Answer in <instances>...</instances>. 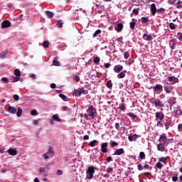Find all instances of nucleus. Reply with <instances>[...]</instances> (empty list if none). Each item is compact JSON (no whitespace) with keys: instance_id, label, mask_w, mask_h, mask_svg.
I'll list each match as a JSON object with an SVG mask.
<instances>
[{"instance_id":"8fccbe9b","label":"nucleus","mask_w":182,"mask_h":182,"mask_svg":"<svg viewBox=\"0 0 182 182\" xmlns=\"http://www.w3.org/2000/svg\"><path fill=\"white\" fill-rule=\"evenodd\" d=\"M1 81L4 82V83H9V80L8 79V77H2L1 78Z\"/></svg>"},{"instance_id":"69168bd1","label":"nucleus","mask_w":182,"mask_h":182,"mask_svg":"<svg viewBox=\"0 0 182 182\" xmlns=\"http://www.w3.org/2000/svg\"><path fill=\"white\" fill-rule=\"evenodd\" d=\"M46 170V168H40L39 173L42 174V173H44Z\"/></svg>"},{"instance_id":"20e7f679","label":"nucleus","mask_w":182,"mask_h":182,"mask_svg":"<svg viewBox=\"0 0 182 182\" xmlns=\"http://www.w3.org/2000/svg\"><path fill=\"white\" fill-rule=\"evenodd\" d=\"M156 120L163 122L164 120V113L159 112L155 114Z\"/></svg>"},{"instance_id":"7ed1b4c3","label":"nucleus","mask_w":182,"mask_h":182,"mask_svg":"<svg viewBox=\"0 0 182 182\" xmlns=\"http://www.w3.org/2000/svg\"><path fill=\"white\" fill-rule=\"evenodd\" d=\"M48 149H49L47 151V153L44 154L43 155L44 160H48V159H49V157H53V148H52L51 146H49Z\"/></svg>"},{"instance_id":"052dcab7","label":"nucleus","mask_w":182,"mask_h":182,"mask_svg":"<svg viewBox=\"0 0 182 182\" xmlns=\"http://www.w3.org/2000/svg\"><path fill=\"white\" fill-rule=\"evenodd\" d=\"M176 8H178V9H180L182 8V6H181V1H178V3L176 4Z\"/></svg>"},{"instance_id":"0e129e2a","label":"nucleus","mask_w":182,"mask_h":182,"mask_svg":"<svg viewBox=\"0 0 182 182\" xmlns=\"http://www.w3.org/2000/svg\"><path fill=\"white\" fill-rule=\"evenodd\" d=\"M164 90L166 93H168V94L171 93V91H170V90L167 87H164Z\"/></svg>"},{"instance_id":"9b49d317","label":"nucleus","mask_w":182,"mask_h":182,"mask_svg":"<svg viewBox=\"0 0 182 182\" xmlns=\"http://www.w3.org/2000/svg\"><path fill=\"white\" fill-rule=\"evenodd\" d=\"M107 142H105L101 144V151L102 153H107Z\"/></svg>"},{"instance_id":"4be33fe9","label":"nucleus","mask_w":182,"mask_h":182,"mask_svg":"<svg viewBox=\"0 0 182 182\" xmlns=\"http://www.w3.org/2000/svg\"><path fill=\"white\" fill-rule=\"evenodd\" d=\"M157 149L159 151H164L166 150V147L161 143L157 144Z\"/></svg>"},{"instance_id":"a878e982","label":"nucleus","mask_w":182,"mask_h":182,"mask_svg":"<svg viewBox=\"0 0 182 182\" xmlns=\"http://www.w3.org/2000/svg\"><path fill=\"white\" fill-rule=\"evenodd\" d=\"M53 120H54L55 122H62V119L60 118H59V115L58 114H54L52 117Z\"/></svg>"},{"instance_id":"49530a36","label":"nucleus","mask_w":182,"mask_h":182,"mask_svg":"<svg viewBox=\"0 0 182 182\" xmlns=\"http://www.w3.org/2000/svg\"><path fill=\"white\" fill-rule=\"evenodd\" d=\"M128 116H129V117H132V119H136V117H137V116L133 112H129L128 114Z\"/></svg>"},{"instance_id":"4d7b16f0","label":"nucleus","mask_w":182,"mask_h":182,"mask_svg":"<svg viewBox=\"0 0 182 182\" xmlns=\"http://www.w3.org/2000/svg\"><path fill=\"white\" fill-rule=\"evenodd\" d=\"M16 82H19V77H14L12 83H15Z\"/></svg>"},{"instance_id":"0eeeda50","label":"nucleus","mask_w":182,"mask_h":182,"mask_svg":"<svg viewBox=\"0 0 182 182\" xmlns=\"http://www.w3.org/2000/svg\"><path fill=\"white\" fill-rule=\"evenodd\" d=\"M122 70H123V65H114V72H115V73H120V72H122Z\"/></svg>"},{"instance_id":"6e6d98bb","label":"nucleus","mask_w":182,"mask_h":182,"mask_svg":"<svg viewBox=\"0 0 182 182\" xmlns=\"http://www.w3.org/2000/svg\"><path fill=\"white\" fill-rule=\"evenodd\" d=\"M13 99L15 100V102H18V100H19V95H14L13 96Z\"/></svg>"},{"instance_id":"13d9d810","label":"nucleus","mask_w":182,"mask_h":182,"mask_svg":"<svg viewBox=\"0 0 182 182\" xmlns=\"http://www.w3.org/2000/svg\"><path fill=\"white\" fill-rule=\"evenodd\" d=\"M106 161L107 163H110L112 161H113V158L112 156H108L107 159H106Z\"/></svg>"},{"instance_id":"680f3d73","label":"nucleus","mask_w":182,"mask_h":182,"mask_svg":"<svg viewBox=\"0 0 182 182\" xmlns=\"http://www.w3.org/2000/svg\"><path fill=\"white\" fill-rule=\"evenodd\" d=\"M115 129L117 130H120V124L119 123H118V122L115 123Z\"/></svg>"},{"instance_id":"6e6552de","label":"nucleus","mask_w":182,"mask_h":182,"mask_svg":"<svg viewBox=\"0 0 182 182\" xmlns=\"http://www.w3.org/2000/svg\"><path fill=\"white\" fill-rule=\"evenodd\" d=\"M154 104L156 107H164V104L159 99L155 100Z\"/></svg>"},{"instance_id":"ddd939ff","label":"nucleus","mask_w":182,"mask_h":182,"mask_svg":"<svg viewBox=\"0 0 182 182\" xmlns=\"http://www.w3.org/2000/svg\"><path fill=\"white\" fill-rule=\"evenodd\" d=\"M154 92H163V85L157 84L154 87Z\"/></svg>"},{"instance_id":"473e14b6","label":"nucleus","mask_w":182,"mask_h":182,"mask_svg":"<svg viewBox=\"0 0 182 182\" xmlns=\"http://www.w3.org/2000/svg\"><path fill=\"white\" fill-rule=\"evenodd\" d=\"M80 91L81 92V95H87L88 92L87 90H85V87L80 88Z\"/></svg>"},{"instance_id":"a18cd8bd","label":"nucleus","mask_w":182,"mask_h":182,"mask_svg":"<svg viewBox=\"0 0 182 182\" xmlns=\"http://www.w3.org/2000/svg\"><path fill=\"white\" fill-rule=\"evenodd\" d=\"M43 48H49V41H45L43 43Z\"/></svg>"},{"instance_id":"f3484780","label":"nucleus","mask_w":182,"mask_h":182,"mask_svg":"<svg viewBox=\"0 0 182 182\" xmlns=\"http://www.w3.org/2000/svg\"><path fill=\"white\" fill-rule=\"evenodd\" d=\"M151 12L153 16L156 15L157 12V8L156 7V4H152L151 5Z\"/></svg>"},{"instance_id":"b1692460","label":"nucleus","mask_w":182,"mask_h":182,"mask_svg":"<svg viewBox=\"0 0 182 182\" xmlns=\"http://www.w3.org/2000/svg\"><path fill=\"white\" fill-rule=\"evenodd\" d=\"M126 77V70L122 71L117 75L118 79H123Z\"/></svg>"},{"instance_id":"a211bd4d","label":"nucleus","mask_w":182,"mask_h":182,"mask_svg":"<svg viewBox=\"0 0 182 182\" xmlns=\"http://www.w3.org/2000/svg\"><path fill=\"white\" fill-rule=\"evenodd\" d=\"M122 104H119V110L124 112V110H126V104H124V99L122 100Z\"/></svg>"},{"instance_id":"dca6fc26","label":"nucleus","mask_w":182,"mask_h":182,"mask_svg":"<svg viewBox=\"0 0 182 182\" xmlns=\"http://www.w3.org/2000/svg\"><path fill=\"white\" fill-rule=\"evenodd\" d=\"M139 136L135 134L129 136L128 139L129 141H136L137 139H139Z\"/></svg>"},{"instance_id":"f03ea898","label":"nucleus","mask_w":182,"mask_h":182,"mask_svg":"<svg viewBox=\"0 0 182 182\" xmlns=\"http://www.w3.org/2000/svg\"><path fill=\"white\" fill-rule=\"evenodd\" d=\"M96 170V167L92 166L88 168L86 171V178L88 180H92L93 178V175L95 174V171Z\"/></svg>"},{"instance_id":"e2e57ef3","label":"nucleus","mask_w":182,"mask_h":182,"mask_svg":"<svg viewBox=\"0 0 182 182\" xmlns=\"http://www.w3.org/2000/svg\"><path fill=\"white\" fill-rule=\"evenodd\" d=\"M157 127H163V122L159 121L156 124Z\"/></svg>"},{"instance_id":"1a4fd4ad","label":"nucleus","mask_w":182,"mask_h":182,"mask_svg":"<svg viewBox=\"0 0 182 182\" xmlns=\"http://www.w3.org/2000/svg\"><path fill=\"white\" fill-rule=\"evenodd\" d=\"M159 141H160V143L166 144V143H167V136H166V134H163L162 135H161Z\"/></svg>"},{"instance_id":"5701e85b","label":"nucleus","mask_w":182,"mask_h":182,"mask_svg":"<svg viewBox=\"0 0 182 182\" xmlns=\"http://www.w3.org/2000/svg\"><path fill=\"white\" fill-rule=\"evenodd\" d=\"M165 127H166V130H168V129H170V126L171 125V120L170 119H167L166 122L164 124Z\"/></svg>"},{"instance_id":"09e8293b","label":"nucleus","mask_w":182,"mask_h":182,"mask_svg":"<svg viewBox=\"0 0 182 182\" xmlns=\"http://www.w3.org/2000/svg\"><path fill=\"white\" fill-rule=\"evenodd\" d=\"M169 28H170V29H172V30L176 29V24H174V23H170Z\"/></svg>"},{"instance_id":"9d476101","label":"nucleus","mask_w":182,"mask_h":182,"mask_svg":"<svg viewBox=\"0 0 182 182\" xmlns=\"http://www.w3.org/2000/svg\"><path fill=\"white\" fill-rule=\"evenodd\" d=\"M121 154H124V149L123 148L115 150L113 156H121Z\"/></svg>"},{"instance_id":"6ab92c4d","label":"nucleus","mask_w":182,"mask_h":182,"mask_svg":"<svg viewBox=\"0 0 182 182\" xmlns=\"http://www.w3.org/2000/svg\"><path fill=\"white\" fill-rule=\"evenodd\" d=\"M143 39H144V41H150L153 39V37L151 36V35H149L147 33H144L143 35Z\"/></svg>"},{"instance_id":"de8ad7c7","label":"nucleus","mask_w":182,"mask_h":182,"mask_svg":"<svg viewBox=\"0 0 182 182\" xmlns=\"http://www.w3.org/2000/svg\"><path fill=\"white\" fill-rule=\"evenodd\" d=\"M130 56V53H129V51H126L124 53V59H129V57Z\"/></svg>"},{"instance_id":"7c9ffc66","label":"nucleus","mask_w":182,"mask_h":182,"mask_svg":"<svg viewBox=\"0 0 182 182\" xmlns=\"http://www.w3.org/2000/svg\"><path fill=\"white\" fill-rule=\"evenodd\" d=\"M175 114H177L178 116L182 115V111L180 108H176V110H174Z\"/></svg>"},{"instance_id":"2f4dec72","label":"nucleus","mask_w":182,"mask_h":182,"mask_svg":"<svg viewBox=\"0 0 182 182\" xmlns=\"http://www.w3.org/2000/svg\"><path fill=\"white\" fill-rule=\"evenodd\" d=\"M16 116H17V117H21V116H22V108H21V107L18 108V111L16 112Z\"/></svg>"},{"instance_id":"58836bf2","label":"nucleus","mask_w":182,"mask_h":182,"mask_svg":"<svg viewBox=\"0 0 182 182\" xmlns=\"http://www.w3.org/2000/svg\"><path fill=\"white\" fill-rule=\"evenodd\" d=\"M53 66H60V63H59V61H58L57 60H53Z\"/></svg>"},{"instance_id":"aec40b11","label":"nucleus","mask_w":182,"mask_h":182,"mask_svg":"<svg viewBox=\"0 0 182 182\" xmlns=\"http://www.w3.org/2000/svg\"><path fill=\"white\" fill-rule=\"evenodd\" d=\"M8 153L10 156H16V154H18V152L16 151V149H12V148H10L8 150Z\"/></svg>"},{"instance_id":"f8f14e48","label":"nucleus","mask_w":182,"mask_h":182,"mask_svg":"<svg viewBox=\"0 0 182 182\" xmlns=\"http://www.w3.org/2000/svg\"><path fill=\"white\" fill-rule=\"evenodd\" d=\"M168 103L170 105V107H173V106H174V105H176V103H177V102L176 101V97H171L168 100Z\"/></svg>"},{"instance_id":"423d86ee","label":"nucleus","mask_w":182,"mask_h":182,"mask_svg":"<svg viewBox=\"0 0 182 182\" xmlns=\"http://www.w3.org/2000/svg\"><path fill=\"white\" fill-rule=\"evenodd\" d=\"M168 82H171V85L178 83V78L174 76H170L168 77Z\"/></svg>"},{"instance_id":"864d4df0","label":"nucleus","mask_w":182,"mask_h":182,"mask_svg":"<svg viewBox=\"0 0 182 182\" xmlns=\"http://www.w3.org/2000/svg\"><path fill=\"white\" fill-rule=\"evenodd\" d=\"M56 174H57V176H62V174H63V171L58 169L56 171Z\"/></svg>"},{"instance_id":"c85d7f7f","label":"nucleus","mask_w":182,"mask_h":182,"mask_svg":"<svg viewBox=\"0 0 182 182\" xmlns=\"http://www.w3.org/2000/svg\"><path fill=\"white\" fill-rule=\"evenodd\" d=\"M9 113H11V114L16 113V108H15L14 107H9Z\"/></svg>"},{"instance_id":"5fc2aeb1","label":"nucleus","mask_w":182,"mask_h":182,"mask_svg":"<svg viewBox=\"0 0 182 182\" xmlns=\"http://www.w3.org/2000/svg\"><path fill=\"white\" fill-rule=\"evenodd\" d=\"M176 38L179 40V41H182V33H178Z\"/></svg>"},{"instance_id":"603ef678","label":"nucleus","mask_w":182,"mask_h":182,"mask_svg":"<svg viewBox=\"0 0 182 182\" xmlns=\"http://www.w3.org/2000/svg\"><path fill=\"white\" fill-rule=\"evenodd\" d=\"M139 11H140V9H134L132 12L134 15H139Z\"/></svg>"},{"instance_id":"37998d69","label":"nucleus","mask_w":182,"mask_h":182,"mask_svg":"<svg viewBox=\"0 0 182 182\" xmlns=\"http://www.w3.org/2000/svg\"><path fill=\"white\" fill-rule=\"evenodd\" d=\"M57 25L58 28H62L63 26V23L62 22V20L57 21Z\"/></svg>"},{"instance_id":"3c124183","label":"nucleus","mask_w":182,"mask_h":182,"mask_svg":"<svg viewBox=\"0 0 182 182\" xmlns=\"http://www.w3.org/2000/svg\"><path fill=\"white\" fill-rule=\"evenodd\" d=\"M31 116H36V114H38V111H36V109H33L31 111Z\"/></svg>"},{"instance_id":"ea45409f","label":"nucleus","mask_w":182,"mask_h":182,"mask_svg":"<svg viewBox=\"0 0 182 182\" xmlns=\"http://www.w3.org/2000/svg\"><path fill=\"white\" fill-rule=\"evenodd\" d=\"M113 86V83H112V80H109L107 82V87H108L109 89H110L111 87H112Z\"/></svg>"},{"instance_id":"72a5a7b5","label":"nucleus","mask_w":182,"mask_h":182,"mask_svg":"<svg viewBox=\"0 0 182 182\" xmlns=\"http://www.w3.org/2000/svg\"><path fill=\"white\" fill-rule=\"evenodd\" d=\"M96 143H97V140L95 139L92 141H90L88 146H90V147H95Z\"/></svg>"},{"instance_id":"f257e3e1","label":"nucleus","mask_w":182,"mask_h":182,"mask_svg":"<svg viewBox=\"0 0 182 182\" xmlns=\"http://www.w3.org/2000/svg\"><path fill=\"white\" fill-rule=\"evenodd\" d=\"M87 114H84V117L87 120L89 119V117H92V119L95 118L97 113L96 108H95V107L92 105H90L87 109Z\"/></svg>"},{"instance_id":"79ce46f5","label":"nucleus","mask_w":182,"mask_h":182,"mask_svg":"<svg viewBox=\"0 0 182 182\" xmlns=\"http://www.w3.org/2000/svg\"><path fill=\"white\" fill-rule=\"evenodd\" d=\"M130 25V28L131 29H134L135 26H136V21H132L129 23Z\"/></svg>"},{"instance_id":"bb28decb","label":"nucleus","mask_w":182,"mask_h":182,"mask_svg":"<svg viewBox=\"0 0 182 182\" xmlns=\"http://www.w3.org/2000/svg\"><path fill=\"white\" fill-rule=\"evenodd\" d=\"M59 97H60L64 102H68L69 100V98L63 94H60Z\"/></svg>"},{"instance_id":"4c0bfd02","label":"nucleus","mask_w":182,"mask_h":182,"mask_svg":"<svg viewBox=\"0 0 182 182\" xmlns=\"http://www.w3.org/2000/svg\"><path fill=\"white\" fill-rule=\"evenodd\" d=\"M93 62L95 63V65H97L100 62V58L98 56L95 57L93 60Z\"/></svg>"},{"instance_id":"a19ab883","label":"nucleus","mask_w":182,"mask_h":182,"mask_svg":"<svg viewBox=\"0 0 182 182\" xmlns=\"http://www.w3.org/2000/svg\"><path fill=\"white\" fill-rule=\"evenodd\" d=\"M116 146H119V143H117V142H116V141H113L111 143V144H110V147H111L112 149H113L114 147H116Z\"/></svg>"},{"instance_id":"393cba45","label":"nucleus","mask_w":182,"mask_h":182,"mask_svg":"<svg viewBox=\"0 0 182 182\" xmlns=\"http://www.w3.org/2000/svg\"><path fill=\"white\" fill-rule=\"evenodd\" d=\"M73 96H75V97H77V96H82V94L80 92V88L74 90Z\"/></svg>"},{"instance_id":"c03bdc74","label":"nucleus","mask_w":182,"mask_h":182,"mask_svg":"<svg viewBox=\"0 0 182 182\" xmlns=\"http://www.w3.org/2000/svg\"><path fill=\"white\" fill-rule=\"evenodd\" d=\"M156 12L157 14H164V12H166V9H164V8H160L156 11Z\"/></svg>"},{"instance_id":"c9c22d12","label":"nucleus","mask_w":182,"mask_h":182,"mask_svg":"<svg viewBox=\"0 0 182 182\" xmlns=\"http://www.w3.org/2000/svg\"><path fill=\"white\" fill-rule=\"evenodd\" d=\"M14 75L15 76H16L17 77H19V76H21V70H19V69H16L14 70Z\"/></svg>"},{"instance_id":"cd10ccee","label":"nucleus","mask_w":182,"mask_h":182,"mask_svg":"<svg viewBox=\"0 0 182 182\" xmlns=\"http://www.w3.org/2000/svg\"><path fill=\"white\" fill-rule=\"evenodd\" d=\"M146 159V154L141 151L139 153V160H144Z\"/></svg>"},{"instance_id":"338daca9","label":"nucleus","mask_w":182,"mask_h":182,"mask_svg":"<svg viewBox=\"0 0 182 182\" xmlns=\"http://www.w3.org/2000/svg\"><path fill=\"white\" fill-rule=\"evenodd\" d=\"M137 167L139 171H141L143 170V166L141 164H138Z\"/></svg>"},{"instance_id":"2eb2a0df","label":"nucleus","mask_w":182,"mask_h":182,"mask_svg":"<svg viewBox=\"0 0 182 182\" xmlns=\"http://www.w3.org/2000/svg\"><path fill=\"white\" fill-rule=\"evenodd\" d=\"M169 45L171 50H173V49H176V45H177V41H176L174 39H172L170 41Z\"/></svg>"},{"instance_id":"4468645a","label":"nucleus","mask_w":182,"mask_h":182,"mask_svg":"<svg viewBox=\"0 0 182 182\" xmlns=\"http://www.w3.org/2000/svg\"><path fill=\"white\" fill-rule=\"evenodd\" d=\"M114 29L115 31H117V32H122V31L123 30V23H118L114 26Z\"/></svg>"},{"instance_id":"39448f33","label":"nucleus","mask_w":182,"mask_h":182,"mask_svg":"<svg viewBox=\"0 0 182 182\" xmlns=\"http://www.w3.org/2000/svg\"><path fill=\"white\" fill-rule=\"evenodd\" d=\"M10 26H11V21L8 20L4 21L1 24V29H5V28H10Z\"/></svg>"},{"instance_id":"412c9836","label":"nucleus","mask_w":182,"mask_h":182,"mask_svg":"<svg viewBox=\"0 0 182 182\" xmlns=\"http://www.w3.org/2000/svg\"><path fill=\"white\" fill-rule=\"evenodd\" d=\"M47 18H49L50 19H51L52 18H53V16H55V14H53V12L50 11H46L45 12Z\"/></svg>"},{"instance_id":"e433bc0d","label":"nucleus","mask_w":182,"mask_h":182,"mask_svg":"<svg viewBox=\"0 0 182 182\" xmlns=\"http://www.w3.org/2000/svg\"><path fill=\"white\" fill-rule=\"evenodd\" d=\"M155 168H159V170L163 168V164L160 162L156 163L155 165Z\"/></svg>"},{"instance_id":"774afa93","label":"nucleus","mask_w":182,"mask_h":182,"mask_svg":"<svg viewBox=\"0 0 182 182\" xmlns=\"http://www.w3.org/2000/svg\"><path fill=\"white\" fill-rule=\"evenodd\" d=\"M178 132H182V124L178 125Z\"/></svg>"},{"instance_id":"bf43d9fd","label":"nucleus","mask_w":182,"mask_h":182,"mask_svg":"<svg viewBox=\"0 0 182 182\" xmlns=\"http://www.w3.org/2000/svg\"><path fill=\"white\" fill-rule=\"evenodd\" d=\"M112 172H113V168L112 167L107 168V173H108V174H110V173H112Z\"/></svg>"},{"instance_id":"c756f323","label":"nucleus","mask_w":182,"mask_h":182,"mask_svg":"<svg viewBox=\"0 0 182 182\" xmlns=\"http://www.w3.org/2000/svg\"><path fill=\"white\" fill-rule=\"evenodd\" d=\"M149 21V17H141V23H148Z\"/></svg>"},{"instance_id":"f704fd0d","label":"nucleus","mask_w":182,"mask_h":182,"mask_svg":"<svg viewBox=\"0 0 182 182\" xmlns=\"http://www.w3.org/2000/svg\"><path fill=\"white\" fill-rule=\"evenodd\" d=\"M100 33H102V30H97L93 34V38H97V35H100Z\"/></svg>"}]
</instances>
